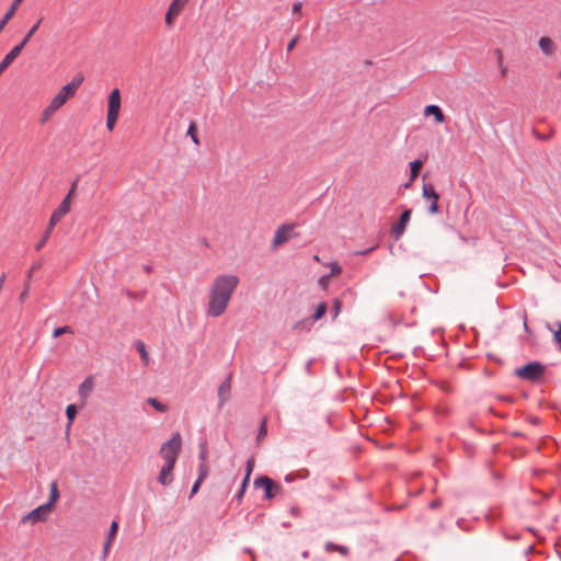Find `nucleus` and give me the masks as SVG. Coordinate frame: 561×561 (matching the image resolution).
I'll return each mask as SVG.
<instances>
[{
  "label": "nucleus",
  "instance_id": "1",
  "mask_svg": "<svg viewBox=\"0 0 561 561\" xmlns=\"http://www.w3.org/2000/svg\"><path fill=\"white\" fill-rule=\"evenodd\" d=\"M239 282V277L232 274L219 275L214 279L209 290L208 316L216 318L226 311Z\"/></svg>",
  "mask_w": 561,
  "mask_h": 561
},
{
  "label": "nucleus",
  "instance_id": "2",
  "mask_svg": "<svg viewBox=\"0 0 561 561\" xmlns=\"http://www.w3.org/2000/svg\"><path fill=\"white\" fill-rule=\"evenodd\" d=\"M84 77L78 72L72 80L64 85L50 101V110H59L69 99L73 98Z\"/></svg>",
  "mask_w": 561,
  "mask_h": 561
},
{
  "label": "nucleus",
  "instance_id": "3",
  "mask_svg": "<svg viewBox=\"0 0 561 561\" xmlns=\"http://www.w3.org/2000/svg\"><path fill=\"white\" fill-rule=\"evenodd\" d=\"M182 448V438L179 432L172 434V437L162 444L160 456L164 463L175 465Z\"/></svg>",
  "mask_w": 561,
  "mask_h": 561
},
{
  "label": "nucleus",
  "instance_id": "4",
  "mask_svg": "<svg viewBox=\"0 0 561 561\" xmlns=\"http://www.w3.org/2000/svg\"><path fill=\"white\" fill-rule=\"evenodd\" d=\"M545 373V366L539 362H530L515 369V375L527 381H538Z\"/></svg>",
  "mask_w": 561,
  "mask_h": 561
},
{
  "label": "nucleus",
  "instance_id": "5",
  "mask_svg": "<svg viewBox=\"0 0 561 561\" xmlns=\"http://www.w3.org/2000/svg\"><path fill=\"white\" fill-rule=\"evenodd\" d=\"M75 188H76V182L72 184L68 195L61 201L59 206L53 211L49 222H48L50 228H55V226L62 219V217L66 216L70 211L71 195L75 192Z\"/></svg>",
  "mask_w": 561,
  "mask_h": 561
},
{
  "label": "nucleus",
  "instance_id": "6",
  "mask_svg": "<svg viewBox=\"0 0 561 561\" xmlns=\"http://www.w3.org/2000/svg\"><path fill=\"white\" fill-rule=\"evenodd\" d=\"M254 486L264 490V499L266 500L274 499L282 491V486L267 476L257 477L254 480Z\"/></svg>",
  "mask_w": 561,
  "mask_h": 561
},
{
  "label": "nucleus",
  "instance_id": "7",
  "mask_svg": "<svg viewBox=\"0 0 561 561\" xmlns=\"http://www.w3.org/2000/svg\"><path fill=\"white\" fill-rule=\"evenodd\" d=\"M422 196L424 199H430L428 213L435 215L439 211L438 199L439 195L431 183H424L422 187Z\"/></svg>",
  "mask_w": 561,
  "mask_h": 561
},
{
  "label": "nucleus",
  "instance_id": "8",
  "mask_svg": "<svg viewBox=\"0 0 561 561\" xmlns=\"http://www.w3.org/2000/svg\"><path fill=\"white\" fill-rule=\"evenodd\" d=\"M294 228H295L294 224H284V225L279 226L277 228V230L275 231V234L273 238V242H272L273 249H276L279 245H282L283 243L287 242L293 236Z\"/></svg>",
  "mask_w": 561,
  "mask_h": 561
},
{
  "label": "nucleus",
  "instance_id": "9",
  "mask_svg": "<svg viewBox=\"0 0 561 561\" xmlns=\"http://www.w3.org/2000/svg\"><path fill=\"white\" fill-rule=\"evenodd\" d=\"M49 504H43L31 511L28 514L24 515L21 519V523H32L36 524L46 519L47 514L50 512Z\"/></svg>",
  "mask_w": 561,
  "mask_h": 561
},
{
  "label": "nucleus",
  "instance_id": "10",
  "mask_svg": "<svg viewBox=\"0 0 561 561\" xmlns=\"http://www.w3.org/2000/svg\"><path fill=\"white\" fill-rule=\"evenodd\" d=\"M412 210L405 209L401 215L399 220L392 225L391 227V236L394 240H399L405 231L407 225L411 218Z\"/></svg>",
  "mask_w": 561,
  "mask_h": 561
},
{
  "label": "nucleus",
  "instance_id": "11",
  "mask_svg": "<svg viewBox=\"0 0 561 561\" xmlns=\"http://www.w3.org/2000/svg\"><path fill=\"white\" fill-rule=\"evenodd\" d=\"M174 467L175 465H172V463H164L158 474V482L163 485V486H168L170 485L172 482H173V470H174Z\"/></svg>",
  "mask_w": 561,
  "mask_h": 561
},
{
  "label": "nucleus",
  "instance_id": "12",
  "mask_svg": "<svg viewBox=\"0 0 561 561\" xmlns=\"http://www.w3.org/2000/svg\"><path fill=\"white\" fill-rule=\"evenodd\" d=\"M121 110V92L114 89L108 95L107 114L119 115Z\"/></svg>",
  "mask_w": 561,
  "mask_h": 561
},
{
  "label": "nucleus",
  "instance_id": "13",
  "mask_svg": "<svg viewBox=\"0 0 561 561\" xmlns=\"http://www.w3.org/2000/svg\"><path fill=\"white\" fill-rule=\"evenodd\" d=\"M22 2H23V0H13L9 10L5 12V14L0 20V33L5 27L8 22L12 19V16L14 15V13L16 12V10L19 9V7L21 5Z\"/></svg>",
  "mask_w": 561,
  "mask_h": 561
},
{
  "label": "nucleus",
  "instance_id": "14",
  "mask_svg": "<svg viewBox=\"0 0 561 561\" xmlns=\"http://www.w3.org/2000/svg\"><path fill=\"white\" fill-rule=\"evenodd\" d=\"M231 390V377H227L218 388V397L220 404L225 403L230 394Z\"/></svg>",
  "mask_w": 561,
  "mask_h": 561
},
{
  "label": "nucleus",
  "instance_id": "15",
  "mask_svg": "<svg viewBox=\"0 0 561 561\" xmlns=\"http://www.w3.org/2000/svg\"><path fill=\"white\" fill-rule=\"evenodd\" d=\"M424 114L426 116L433 115L436 123L442 124L445 122V115L438 105L430 104L425 106Z\"/></svg>",
  "mask_w": 561,
  "mask_h": 561
},
{
  "label": "nucleus",
  "instance_id": "16",
  "mask_svg": "<svg viewBox=\"0 0 561 561\" xmlns=\"http://www.w3.org/2000/svg\"><path fill=\"white\" fill-rule=\"evenodd\" d=\"M43 19H39L28 31L27 33L25 34V36L23 37V39L15 46V47H20V50L22 51L23 48L26 46V44L30 42V39L32 38V36L35 34V32L38 30L41 23H42Z\"/></svg>",
  "mask_w": 561,
  "mask_h": 561
},
{
  "label": "nucleus",
  "instance_id": "17",
  "mask_svg": "<svg viewBox=\"0 0 561 561\" xmlns=\"http://www.w3.org/2000/svg\"><path fill=\"white\" fill-rule=\"evenodd\" d=\"M539 47H540L541 51L547 56H550L553 54L554 46H553L551 38H549V37H546V36L541 37L539 39Z\"/></svg>",
  "mask_w": 561,
  "mask_h": 561
},
{
  "label": "nucleus",
  "instance_id": "18",
  "mask_svg": "<svg viewBox=\"0 0 561 561\" xmlns=\"http://www.w3.org/2000/svg\"><path fill=\"white\" fill-rule=\"evenodd\" d=\"M324 548H325V551L329 553L336 551V552L341 553L342 556H347L348 551H350L346 546L336 545L331 541H328L325 543Z\"/></svg>",
  "mask_w": 561,
  "mask_h": 561
},
{
  "label": "nucleus",
  "instance_id": "19",
  "mask_svg": "<svg viewBox=\"0 0 561 561\" xmlns=\"http://www.w3.org/2000/svg\"><path fill=\"white\" fill-rule=\"evenodd\" d=\"M327 311H328V305L325 301H321L320 304H318L316 311L311 317L312 321L316 322V321L320 320L325 314Z\"/></svg>",
  "mask_w": 561,
  "mask_h": 561
},
{
  "label": "nucleus",
  "instance_id": "20",
  "mask_svg": "<svg viewBox=\"0 0 561 561\" xmlns=\"http://www.w3.org/2000/svg\"><path fill=\"white\" fill-rule=\"evenodd\" d=\"M147 403L160 413H165L169 410V407L160 402L157 398H148Z\"/></svg>",
  "mask_w": 561,
  "mask_h": 561
},
{
  "label": "nucleus",
  "instance_id": "21",
  "mask_svg": "<svg viewBox=\"0 0 561 561\" xmlns=\"http://www.w3.org/2000/svg\"><path fill=\"white\" fill-rule=\"evenodd\" d=\"M53 229L54 228H50L49 225L47 226V228H46L45 232L43 233L41 240L35 245V250L36 251H41L45 247V244L47 243L48 239L51 236Z\"/></svg>",
  "mask_w": 561,
  "mask_h": 561
},
{
  "label": "nucleus",
  "instance_id": "22",
  "mask_svg": "<svg viewBox=\"0 0 561 561\" xmlns=\"http://www.w3.org/2000/svg\"><path fill=\"white\" fill-rule=\"evenodd\" d=\"M423 165V162L421 160H414L410 163V182H413L415 178L419 175L421 168Z\"/></svg>",
  "mask_w": 561,
  "mask_h": 561
},
{
  "label": "nucleus",
  "instance_id": "23",
  "mask_svg": "<svg viewBox=\"0 0 561 561\" xmlns=\"http://www.w3.org/2000/svg\"><path fill=\"white\" fill-rule=\"evenodd\" d=\"M187 2H188V0H172V2L169 5V9L179 15L182 12V10L185 8Z\"/></svg>",
  "mask_w": 561,
  "mask_h": 561
},
{
  "label": "nucleus",
  "instance_id": "24",
  "mask_svg": "<svg viewBox=\"0 0 561 561\" xmlns=\"http://www.w3.org/2000/svg\"><path fill=\"white\" fill-rule=\"evenodd\" d=\"M58 497H59V491H58L57 482L54 481L50 484L49 500L46 504H49V507L51 508V506L55 504V502L58 500Z\"/></svg>",
  "mask_w": 561,
  "mask_h": 561
},
{
  "label": "nucleus",
  "instance_id": "25",
  "mask_svg": "<svg viewBox=\"0 0 561 561\" xmlns=\"http://www.w3.org/2000/svg\"><path fill=\"white\" fill-rule=\"evenodd\" d=\"M136 348L139 352L142 362L145 363V365H147L149 363V355H148L145 344L141 341H137Z\"/></svg>",
  "mask_w": 561,
  "mask_h": 561
},
{
  "label": "nucleus",
  "instance_id": "26",
  "mask_svg": "<svg viewBox=\"0 0 561 561\" xmlns=\"http://www.w3.org/2000/svg\"><path fill=\"white\" fill-rule=\"evenodd\" d=\"M342 310V301L340 298H335L333 300V305H332V308H331V314H332V319L335 320L337 318V316L340 314Z\"/></svg>",
  "mask_w": 561,
  "mask_h": 561
},
{
  "label": "nucleus",
  "instance_id": "27",
  "mask_svg": "<svg viewBox=\"0 0 561 561\" xmlns=\"http://www.w3.org/2000/svg\"><path fill=\"white\" fill-rule=\"evenodd\" d=\"M266 423H267L266 417H263L262 421H261L260 427H259L257 436H256L257 443H260L261 439H263L265 437L266 433H267Z\"/></svg>",
  "mask_w": 561,
  "mask_h": 561
},
{
  "label": "nucleus",
  "instance_id": "28",
  "mask_svg": "<svg viewBox=\"0 0 561 561\" xmlns=\"http://www.w3.org/2000/svg\"><path fill=\"white\" fill-rule=\"evenodd\" d=\"M187 136L191 137L192 141L195 144V145H198L199 144V139L196 135V124L194 122H192L188 126V129H187Z\"/></svg>",
  "mask_w": 561,
  "mask_h": 561
},
{
  "label": "nucleus",
  "instance_id": "29",
  "mask_svg": "<svg viewBox=\"0 0 561 561\" xmlns=\"http://www.w3.org/2000/svg\"><path fill=\"white\" fill-rule=\"evenodd\" d=\"M76 413H77V408H76L75 404H69L66 408V415H67V419H68V426H70L71 423L73 422Z\"/></svg>",
  "mask_w": 561,
  "mask_h": 561
},
{
  "label": "nucleus",
  "instance_id": "30",
  "mask_svg": "<svg viewBox=\"0 0 561 561\" xmlns=\"http://www.w3.org/2000/svg\"><path fill=\"white\" fill-rule=\"evenodd\" d=\"M209 474V467L207 463H201L198 467V477L197 479H201V481H204L207 476Z\"/></svg>",
  "mask_w": 561,
  "mask_h": 561
},
{
  "label": "nucleus",
  "instance_id": "31",
  "mask_svg": "<svg viewBox=\"0 0 561 561\" xmlns=\"http://www.w3.org/2000/svg\"><path fill=\"white\" fill-rule=\"evenodd\" d=\"M198 459L201 460V463H207V444L206 443L199 444Z\"/></svg>",
  "mask_w": 561,
  "mask_h": 561
},
{
  "label": "nucleus",
  "instance_id": "32",
  "mask_svg": "<svg viewBox=\"0 0 561 561\" xmlns=\"http://www.w3.org/2000/svg\"><path fill=\"white\" fill-rule=\"evenodd\" d=\"M248 483H249V480H248V477H244L242 483H241V486H240V490L238 491V493L234 495V499L237 501H241V499L243 497L244 495V492L247 490V486H248Z\"/></svg>",
  "mask_w": 561,
  "mask_h": 561
},
{
  "label": "nucleus",
  "instance_id": "33",
  "mask_svg": "<svg viewBox=\"0 0 561 561\" xmlns=\"http://www.w3.org/2000/svg\"><path fill=\"white\" fill-rule=\"evenodd\" d=\"M72 332L73 331H72L71 327H69V325L59 327L54 330L53 336L56 339V337H59L64 333H72Z\"/></svg>",
  "mask_w": 561,
  "mask_h": 561
},
{
  "label": "nucleus",
  "instance_id": "34",
  "mask_svg": "<svg viewBox=\"0 0 561 561\" xmlns=\"http://www.w3.org/2000/svg\"><path fill=\"white\" fill-rule=\"evenodd\" d=\"M117 530H118V524L116 520H113L111 523V526H110V529H108V534H107V538L108 540L113 541V539L115 538L116 534H117Z\"/></svg>",
  "mask_w": 561,
  "mask_h": 561
},
{
  "label": "nucleus",
  "instance_id": "35",
  "mask_svg": "<svg viewBox=\"0 0 561 561\" xmlns=\"http://www.w3.org/2000/svg\"><path fill=\"white\" fill-rule=\"evenodd\" d=\"M118 115L115 114H107L106 117V127L108 130H113L115 127V124L117 122Z\"/></svg>",
  "mask_w": 561,
  "mask_h": 561
},
{
  "label": "nucleus",
  "instance_id": "36",
  "mask_svg": "<svg viewBox=\"0 0 561 561\" xmlns=\"http://www.w3.org/2000/svg\"><path fill=\"white\" fill-rule=\"evenodd\" d=\"M112 542L113 541H111L108 539L105 540V542L103 545V551H102V556H101V561H105L107 559V556H108Z\"/></svg>",
  "mask_w": 561,
  "mask_h": 561
},
{
  "label": "nucleus",
  "instance_id": "37",
  "mask_svg": "<svg viewBox=\"0 0 561 561\" xmlns=\"http://www.w3.org/2000/svg\"><path fill=\"white\" fill-rule=\"evenodd\" d=\"M92 390V381L90 378L85 379L81 385H80V393H85V392H89Z\"/></svg>",
  "mask_w": 561,
  "mask_h": 561
},
{
  "label": "nucleus",
  "instance_id": "38",
  "mask_svg": "<svg viewBox=\"0 0 561 561\" xmlns=\"http://www.w3.org/2000/svg\"><path fill=\"white\" fill-rule=\"evenodd\" d=\"M176 16H178L176 13H174V12H172V10L168 9L167 14H165V24L168 26H172Z\"/></svg>",
  "mask_w": 561,
  "mask_h": 561
},
{
  "label": "nucleus",
  "instance_id": "39",
  "mask_svg": "<svg viewBox=\"0 0 561 561\" xmlns=\"http://www.w3.org/2000/svg\"><path fill=\"white\" fill-rule=\"evenodd\" d=\"M58 110H50V104L43 111L41 123H45Z\"/></svg>",
  "mask_w": 561,
  "mask_h": 561
},
{
  "label": "nucleus",
  "instance_id": "40",
  "mask_svg": "<svg viewBox=\"0 0 561 561\" xmlns=\"http://www.w3.org/2000/svg\"><path fill=\"white\" fill-rule=\"evenodd\" d=\"M253 468H254V459L253 458H249L247 460V466H245V477H248V480H250V476L253 471Z\"/></svg>",
  "mask_w": 561,
  "mask_h": 561
},
{
  "label": "nucleus",
  "instance_id": "41",
  "mask_svg": "<svg viewBox=\"0 0 561 561\" xmlns=\"http://www.w3.org/2000/svg\"><path fill=\"white\" fill-rule=\"evenodd\" d=\"M556 325L558 327V330L554 331L553 336L561 350V322H557Z\"/></svg>",
  "mask_w": 561,
  "mask_h": 561
},
{
  "label": "nucleus",
  "instance_id": "42",
  "mask_svg": "<svg viewBox=\"0 0 561 561\" xmlns=\"http://www.w3.org/2000/svg\"><path fill=\"white\" fill-rule=\"evenodd\" d=\"M331 275H339L342 272V267L337 262H332L330 264Z\"/></svg>",
  "mask_w": 561,
  "mask_h": 561
},
{
  "label": "nucleus",
  "instance_id": "43",
  "mask_svg": "<svg viewBox=\"0 0 561 561\" xmlns=\"http://www.w3.org/2000/svg\"><path fill=\"white\" fill-rule=\"evenodd\" d=\"M28 291H30V283L27 282V283L25 284V286H24L23 291L20 294V297H19V300H20L21 302H23V301L27 298V296H28Z\"/></svg>",
  "mask_w": 561,
  "mask_h": 561
},
{
  "label": "nucleus",
  "instance_id": "44",
  "mask_svg": "<svg viewBox=\"0 0 561 561\" xmlns=\"http://www.w3.org/2000/svg\"><path fill=\"white\" fill-rule=\"evenodd\" d=\"M202 482H203V481H201V479H197V480L195 481V483H194V484H193V486H192L190 497H192L195 493H197V491H198V490H199V488H201Z\"/></svg>",
  "mask_w": 561,
  "mask_h": 561
},
{
  "label": "nucleus",
  "instance_id": "45",
  "mask_svg": "<svg viewBox=\"0 0 561 561\" xmlns=\"http://www.w3.org/2000/svg\"><path fill=\"white\" fill-rule=\"evenodd\" d=\"M289 513L294 517H300L301 516V511H300L299 506H297V505L291 506L290 510H289Z\"/></svg>",
  "mask_w": 561,
  "mask_h": 561
},
{
  "label": "nucleus",
  "instance_id": "46",
  "mask_svg": "<svg viewBox=\"0 0 561 561\" xmlns=\"http://www.w3.org/2000/svg\"><path fill=\"white\" fill-rule=\"evenodd\" d=\"M533 134L535 135L536 138L540 139V140H549L551 137H552V134H548V135H540L537 130H533Z\"/></svg>",
  "mask_w": 561,
  "mask_h": 561
},
{
  "label": "nucleus",
  "instance_id": "47",
  "mask_svg": "<svg viewBox=\"0 0 561 561\" xmlns=\"http://www.w3.org/2000/svg\"><path fill=\"white\" fill-rule=\"evenodd\" d=\"M440 505H442V502H440V500H438V499H436V500H434V501H432V502H430V503H428V507H430L431 510H436V508H438Z\"/></svg>",
  "mask_w": 561,
  "mask_h": 561
},
{
  "label": "nucleus",
  "instance_id": "48",
  "mask_svg": "<svg viewBox=\"0 0 561 561\" xmlns=\"http://www.w3.org/2000/svg\"><path fill=\"white\" fill-rule=\"evenodd\" d=\"M298 42V36H295L288 44H287V51H291L295 47V45Z\"/></svg>",
  "mask_w": 561,
  "mask_h": 561
},
{
  "label": "nucleus",
  "instance_id": "49",
  "mask_svg": "<svg viewBox=\"0 0 561 561\" xmlns=\"http://www.w3.org/2000/svg\"><path fill=\"white\" fill-rule=\"evenodd\" d=\"M41 267V264L39 263H35L32 265V267L30 268L28 273H27V278L30 279L32 277V274L38 270Z\"/></svg>",
  "mask_w": 561,
  "mask_h": 561
},
{
  "label": "nucleus",
  "instance_id": "50",
  "mask_svg": "<svg viewBox=\"0 0 561 561\" xmlns=\"http://www.w3.org/2000/svg\"><path fill=\"white\" fill-rule=\"evenodd\" d=\"M302 3L300 1H297L293 4V12L299 13L301 10Z\"/></svg>",
  "mask_w": 561,
  "mask_h": 561
},
{
  "label": "nucleus",
  "instance_id": "51",
  "mask_svg": "<svg viewBox=\"0 0 561 561\" xmlns=\"http://www.w3.org/2000/svg\"><path fill=\"white\" fill-rule=\"evenodd\" d=\"M243 551H244L245 553L251 554V557H252V561H255V559H254V551H253L251 548H244V549H243Z\"/></svg>",
  "mask_w": 561,
  "mask_h": 561
},
{
  "label": "nucleus",
  "instance_id": "52",
  "mask_svg": "<svg viewBox=\"0 0 561 561\" xmlns=\"http://www.w3.org/2000/svg\"><path fill=\"white\" fill-rule=\"evenodd\" d=\"M142 268H144L145 273H147V274H150L152 272L151 265L146 264L142 266Z\"/></svg>",
  "mask_w": 561,
  "mask_h": 561
},
{
  "label": "nucleus",
  "instance_id": "53",
  "mask_svg": "<svg viewBox=\"0 0 561 561\" xmlns=\"http://www.w3.org/2000/svg\"><path fill=\"white\" fill-rule=\"evenodd\" d=\"M328 278H329V276H322V277L320 278V284H321L323 287H325V286H327Z\"/></svg>",
  "mask_w": 561,
  "mask_h": 561
},
{
  "label": "nucleus",
  "instance_id": "54",
  "mask_svg": "<svg viewBox=\"0 0 561 561\" xmlns=\"http://www.w3.org/2000/svg\"><path fill=\"white\" fill-rule=\"evenodd\" d=\"M126 295H127L129 298H136V297H137V295H136V294H134V293H131V291H129V290H127V291H126Z\"/></svg>",
  "mask_w": 561,
  "mask_h": 561
},
{
  "label": "nucleus",
  "instance_id": "55",
  "mask_svg": "<svg viewBox=\"0 0 561 561\" xmlns=\"http://www.w3.org/2000/svg\"><path fill=\"white\" fill-rule=\"evenodd\" d=\"M502 400L506 402H513V399L511 397H503Z\"/></svg>",
  "mask_w": 561,
  "mask_h": 561
},
{
  "label": "nucleus",
  "instance_id": "56",
  "mask_svg": "<svg viewBox=\"0 0 561 561\" xmlns=\"http://www.w3.org/2000/svg\"><path fill=\"white\" fill-rule=\"evenodd\" d=\"M495 53L497 54L499 60L501 61V59H502V51L500 49H496Z\"/></svg>",
  "mask_w": 561,
  "mask_h": 561
},
{
  "label": "nucleus",
  "instance_id": "57",
  "mask_svg": "<svg viewBox=\"0 0 561 561\" xmlns=\"http://www.w3.org/2000/svg\"><path fill=\"white\" fill-rule=\"evenodd\" d=\"M501 73H502V76H504L506 73V68L505 67L501 68Z\"/></svg>",
  "mask_w": 561,
  "mask_h": 561
},
{
  "label": "nucleus",
  "instance_id": "58",
  "mask_svg": "<svg viewBox=\"0 0 561 561\" xmlns=\"http://www.w3.org/2000/svg\"><path fill=\"white\" fill-rule=\"evenodd\" d=\"M411 184H412V182H410V180H409V181L404 184V187H405V188H408V187H410V186H411Z\"/></svg>",
  "mask_w": 561,
  "mask_h": 561
},
{
  "label": "nucleus",
  "instance_id": "59",
  "mask_svg": "<svg viewBox=\"0 0 561 561\" xmlns=\"http://www.w3.org/2000/svg\"><path fill=\"white\" fill-rule=\"evenodd\" d=\"M302 557H304V558H307V557H308V552H307V551H305V552L302 553Z\"/></svg>",
  "mask_w": 561,
  "mask_h": 561
},
{
  "label": "nucleus",
  "instance_id": "60",
  "mask_svg": "<svg viewBox=\"0 0 561 561\" xmlns=\"http://www.w3.org/2000/svg\"><path fill=\"white\" fill-rule=\"evenodd\" d=\"M524 327H525V329H526V330H528V327H527V322H526V321L524 322Z\"/></svg>",
  "mask_w": 561,
  "mask_h": 561
},
{
  "label": "nucleus",
  "instance_id": "61",
  "mask_svg": "<svg viewBox=\"0 0 561 561\" xmlns=\"http://www.w3.org/2000/svg\"><path fill=\"white\" fill-rule=\"evenodd\" d=\"M559 77L561 78V70H560V72H559Z\"/></svg>",
  "mask_w": 561,
  "mask_h": 561
}]
</instances>
